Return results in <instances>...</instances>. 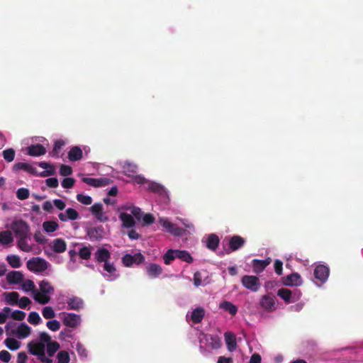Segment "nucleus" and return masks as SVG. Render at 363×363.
I'll return each mask as SVG.
<instances>
[{
  "label": "nucleus",
  "mask_w": 363,
  "mask_h": 363,
  "mask_svg": "<svg viewBox=\"0 0 363 363\" xmlns=\"http://www.w3.org/2000/svg\"><path fill=\"white\" fill-rule=\"evenodd\" d=\"M11 229L16 238L30 236L29 225L21 219L14 220L11 224Z\"/></svg>",
  "instance_id": "obj_1"
},
{
  "label": "nucleus",
  "mask_w": 363,
  "mask_h": 363,
  "mask_svg": "<svg viewBox=\"0 0 363 363\" xmlns=\"http://www.w3.org/2000/svg\"><path fill=\"white\" fill-rule=\"evenodd\" d=\"M27 267L30 272H43L48 269V263L40 257H33L27 262Z\"/></svg>",
  "instance_id": "obj_2"
},
{
  "label": "nucleus",
  "mask_w": 363,
  "mask_h": 363,
  "mask_svg": "<svg viewBox=\"0 0 363 363\" xmlns=\"http://www.w3.org/2000/svg\"><path fill=\"white\" fill-rule=\"evenodd\" d=\"M159 223L165 228L168 233L174 236H182L185 232L184 229L179 228L165 218H160Z\"/></svg>",
  "instance_id": "obj_3"
},
{
  "label": "nucleus",
  "mask_w": 363,
  "mask_h": 363,
  "mask_svg": "<svg viewBox=\"0 0 363 363\" xmlns=\"http://www.w3.org/2000/svg\"><path fill=\"white\" fill-rule=\"evenodd\" d=\"M242 284L252 291H257L260 286V281L258 277L252 275H245L241 279Z\"/></svg>",
  "instance_id": "obj_4"
},
{
  "label": "nucleus",
  "mask_w": 363,
  "mask_h": 363,
  "mask_svg": "<svg viewBox=\"0 0 363 363\" xmlns=\"http://www.w3.org/2000/svg\"><path fill=\"white\" fill-rule=\"evenodd\" d=\"M277 295L286 303H294L298 299L301 292L296 290L294 293L288 289L281 288L278 290Z\"/></svg>",
  "instance_id": "obj_5"
},
{
  "label": "nucleus",
  "mask_w": 363,
  "mask_h": 363,
  "mask_svg": "<svg viewBox=\"0 0 363 363\" xmlns=\"http://www.w3.org/2000/svg\"><path fill=\"white\" fill-rule=\"evenodd\" d=\"M145 261V257L138 252L133 255L126 254L122 257V263L127 267H131L133 264H140Z\"/></svg>",
  "instance_id": "obj_6"
},
{
  "label": "nucleus",
  "mask_w": 363,
  "mask_h": 363,
  "mask_svg": "<svg viewBox=\"0 0 363 363\" xmlns=\"http://www.w3.org/2000/svg\"><path fill=\"white\" fill-rule=\"evenodd\" d=\"M62 323L67 327L77 328L81 323V316L73 313H67L64 316Z\"/></svg>",
  "instance_id": "obj_7"
},
{
  "label": "nucleus",
  "mask_w": 363,
  "mask_h": 363,
  "mask_svg": "<svg viewBox=\"0 0 363 363\" xmlns=\"http://www.w3.org/2000/svg\"><path fill=\"white\" fill-rule=\"evenodd\" d=\"M66 303L67 304V308L68 310L79 311L84 306L83 299L76 296L68 297L66 300Z\"/></svg>",
  "instance_id": "obj_8"
},
{
  "label": "nucleus",
  "mask_w": 363,
  "mask_h": 363,
  "mask_svg": "<svg viewBox=\"0 0 363 363\" xmlns=\"http://www.w3.org/2000/svg\"><path fill=\"white\" fill-rule=\"evenodd\" d=\"M329 274V268L323 264L317 265L313 272L315 278L321 282H325L328 279Z\"/></svg>",
  "instance_id": "obj_9"
},
{
  "label": "nucleus",
  "mask_w": 363,
  "mask_h": 363,
  "mask_svg": "<svg viewBox=\"0 0 363 363\" xmlns=\"http://www.w3.org/2000/svg\"><path fill=\"white\" fill-rule=\"evenodd\" d=\"M259 304L262 308L267 311H273L276 309L275 297L272 295H264L260 299Z\"/></svg>",
  "instance_id": "obj_10"
},
{
  "label": "nucleus",
  "mask_w": 363,
  "mask_h": 363,
  "mask_svg": "<svg viewBox=\"0 0 363 363\" xmlns=\"http://www.w3.org/2000/svg\"><path fill=\"white\" fill-rule=\"evenodd\" d=\"M245 243V240L240 236V235H233L232 236L228 241V246L230 251H228L227 253H230V252H235L242 247L244 246Z\"/></svg>",
  "instance_id": "obj_11"
},
{
  "label": "nucleus",
  "mask_w": 363,
  "mask_h": 363,
  "mask_svg": "<svg viewBox=\"0 0 363 363\" xmlns=\"http://www.w3.org/2000/svg\"><path fill=\"white\" fill-rule=\"evenodd\" d=\"M104 208L101 203H95L91 207V213L100 222H106L108 220V217L103 212Z\"/></svg>",
  "instance_id": "obj_12"
},
{
  "label": "nucleus",
  "mask_w": 363,
  "mask_h": 363,
  "mask_svg": "<svg viewBox=\"0 0 363 363\" xmlns=\"http://www.w3.org/2000/svg\"><path fill=\"white\" fill-rule=\"evenodd\" d=\"M104 230L102 226L89 228L87 230V235L91 241L100 240L103 238Z\"/></svg>",
  "instance_id": "obj_13"
},
{
  "label": "nucleus",
  "mask_w": 363,
  "mask_h": 363,
  "mask_svg": "<svg viewBox=\"0 0 363 363\" xmlns=\"http://www.w3.org/2000/svg\"><path fill=\"white\" fill-rule=\"evenodd\" d=\"M283 283L286 286H298L302 284L303 280L299 274L292 273L284 278Z\"/></svg>",
  "instance_id": "obj_14"
},
{
  "label": "nucleus",
  "mask_w": 363,
  "mask_h": 363,
  "mask_svg": "<svg viewBox=\"0 0 363 363\" xmlns=\"http://www.w3.org/2000/svg\"><path fill=\"white\" fill-rule=\"evenodd\" d=\"M27 155L32 157H39L46 153V149L40 144L31 145L26 148Z\"/></svg>",
  "instance_id": "obj_15"
},
{
  "label": "nucleus",
  "mask_w": 363,
  "mask_h": 363,
  "mask_svg": "<svg viewBox=\"0 0 363 363\" xmlns=\"http://www.w3.org/2000/svg\"><path fill=\"white\" fill-rule=\"evenodd\" d=\"M13 170L15 172L19 170H23L26 172H28L33 175L37 176L38 175V172L36 168L33 167L31 164L26 162H17L13 166Z\"/></svg>",
  "instance_id": "obj_16"
},
{
  "label": "nucleus",
  "mask_w": 363,
  "mask_h": 363,
  "mask_svg": "<svg viewBox=\"0 0 363 363\" xmlns=\"http://www.w3.org/2000/svg\"><path fill=\"white\" fill-rule=\"evenodd\" d=\"M82 182L91 186L99 187L108 184L109 179L106 178L95 179L91 177H84L82 179Z\"/></svg>",
  "instance_id": "obj_17"
},
{
  "label": "nucleus",
  "mask_w": 363,
  "mask_h": 363,
  "mask_svg": "<svg viewBox=\"0 0 363 363\" xmlns=\"http://www.w3.org/2000/svg\"><path fill=\"white\" fill-rule=\"evenodd\" d=\"M271 258H267L264 260L255 259L252 260L253 272L259 274L264 271V269L271 263Z\"/></svg>",
  "instance_id": "obj_18"
},
{
  "label": "nucleus",
  "mask_w": 363,
  "mask_h": 363,
  "mask_svg": "<svg viewBox=\"0 0 363 363\" xmlns=\"http://www.w3.org/2000/svg\"><path fill=\"white\" fill-rule=\"evenodd\" d=\"M95 260L99 262H105L111 259V252L106 248H99L94 253Z\"/></svg>",
  "instance_id": "obj_19"
},
{
  "label": "nucleus",
  "mask_w": 363,
  "mask_h": 363,
  "mask_svg": "<svg viewBox=\"0 0 363 363\" xmlns=\"http://www.w3.org/2000/svg\"><path fill=\"white\" fill-rule=\"evenodd\" d=\"M6 280L9 284H17L23 281V274L19 271H11L7 274Z\"/></svg>",
  "instance_id": "obj_20"
},
{
  "label": "nucleus",
  "mask_w": 363,
  "mask_h": 363,
  "mask_svg": "<svg viewBox=\"0 0 363 363\" xmlns=\"http://www.w3.org/2000/svg\"><path fill=\"white\" fill-rule=\"evenodd\" d=\"M52 249L56 253H62L67 249L66 242L62 238L55 239L52 242Z\"/></svg>",
  "instance_id": "obj_21"
},
{
  "label": "nucleus",
  "mask_w": 363,
  "mask_h": 363,
  "mask_svg": "<svg viewBox=\"0 0 363 363\" xmlns=\"http://www.w3.org/2000/svg\"><path fill=\"white\" fill-rule=\"evenodd\" d=\"M220 242L218 236L216 234L211 233L208 235L206 240V247L211 251H216Z\"/></svg>",
  "instance_id": "obj_22"
},
{
  "label": "nucleus",
  "mask_w": 363,
  "mask_h": 363,
  "mask_svg": "<svg viewBox=\"0 0 363 363\" xmlns=\"http://www.w3.org/2000/svg\"><path fill=\"white\" fill-rule=\"evenodd\" d=\"M119 218L123 223V226L125 228H133L135 225L134 218L127 213H121L119 215Z\"/></svg>",
  "instance_id": "obj_23"
},
{
  "label": "nucleus",
  "mask_w": 363,
  "mask_h": 363,
  "mask_svg": "<svg viewBox=\"0 0 363 363\" xmlns=\"http://www.w3.org/2000/svg\"><path fill=\"white\" fill-rule=\"evenodd\" d=\"M28 347L29 352L33 355H37L38 357L45 351V345L43 343L30 342Z\"/></svg>",
  "instance_id": "obj_24"
},
{
  "label": "nucleus",
  "mask_w": 363,
  "mask_h": 363,
  "mask_svg": "<svg viewBox=\"0 0 363 363\" xmlns=\"http://www.w3.org/2000/svg\"><path fill=\"white\" fill-rule=\"evenodd\" d=\"M224 336L228 350L230 352L234 351L237 347L236 337L235 335L228 332L225 333Z\"/></svg>",
  "instance_id": "obj_25"
},
{
  "label": "nucleus",
  "mask_w": 363,
  "mask_h": 363,
  "mask_svg": "<svg viewBox=\"0 0 363 363\" xmlns=\"http://www.w3.org/2000/svg\"><path fill=\"white\" fill-rule=\"evenodd\" d=\"M205 315V310L201 307L195 308L191 315V320L195 324L200 323Z\"/></svg>",
  "instance_id": "obj_26"
},
{
  "label": "nucleus",
  "mask_w": 363,
  "mask_h": 363,
  "mask_svg": "<svg viewBox=\"0 0 363 363\" xmlns=\"http://www.w3.org/2000/svg\"><path fill=\"white\" fill-rule=\"evenodd\" d=\"M82 150L78 146L72 147L68 152V158L72 162H76L82 159Z\"/></svg>",
  "instance_id": "obj_27"
},
{
  "label": "nucleus",
  "mask_w": 363,
  "mask_h": 363,
  "mask_svg": "<svg viewBox=\"0 0 363 363\" xmlns=\"http://www.w3.org/2000/svg\"><path fill=\"white\" fill-rule=\"evenodd\" d=\"M31 329L26 323H21L17 328L16 335L19 339L27 337L30 334Z\"/></svg>",
  "instance_id": "obj_28"
},
{
  "label": "nucleus",
  "mask_w": 363,
  "mask_h": 363,
  "mask_svg": "<svg viewBox=\"0 0 363 363\" xmlns=\"http://www.w3.org/2000/svg\"><path fill=\"white\" fill-rule=\"evenodd\" d=\"M33 298L38 303L43 305L48 303L50 300V297L48 294L38 291L37 290L33 293Z\"/></svg>",
  "instance_id": "obj_29"
},
{
  "label": "nucleus",
  "mask_w": 363,
  "mask_h": 363,
  "mask_svg": "<svg viewBox=\"0 0 363 363\" xmlns=\"http://www.w3.org/2000/svg\"><path fill=\"white\" fill-rule=\"evenodd\" d=\"M5 301L7 303L14 306L18 304L19 294L16 291L4 293Z\"/></svg>",
  "instance_id": "obj_30"
},
{
  "label": "nucleus",
  "mask_w": 363,
  "mask_h": 363,
  "mask_svg": "<svg viewBox=\"0 0 363 363\" xmlns=\"http://www.w3.org/2000/svg\"><path fill=\"white\" fill-rule=\"evenodd\" d=\"M148 189L159 195L166 194L165 188L162 184L157 182H150L148 185Z\"/></svg>",
  "instance_id": "obj_31"
},
{
  "label": "nucleus",
  "mask_w": 363,
  "mask_h": 363,
  "mask_svg": "<svg viewBox=\"0 0 363 363\" xmlns=\"http://www.w3.org/2000/svg\"><path fill=\"white\" fill-rule=\"evenodd\" d=\"M147 272L150 277H157L162 272V267L157 264H150L147 267Z\"/></svg>",
  "instance_id": "obj_32"
},
{
  "label": "nucleus",
  "mask_w": 363,
  "mask_h": 363,
  "mask_svg": "<svg viewBox=\"0 0 363 363\" xmlns=\"http://www.w3.org/2000/svg\"><path fill=\"white\" fill-rule=\"evenodd\" d=\"M175 256H176V258H178V259H179L182 261L186 262L188 263H191L193 262L192 257L186 250H175Z\"/></svg>",
  "instance_id": "obj_33"
},
{
  "label": "nucleus",
  "mask_w": 363,
  "mask_h": 363,
  "mask_svg": "<svg viewBox=\"0 0 363 363\" xmlns=\"http://www.w3.org/2000/svg\"><path fill=\"white\" fill-rule=\"evenodd\" d=\"M64 145L65 142L62 140H56L55 142L52 150L50 152V156L55 158L59 157V154L61 152Z\"/></svg>",
  "instance_id": "obj_34"
},
{
  "label": "nucleus",
  "mask_w": 363,
  "mask_h": 363,
  "mask_svg": "<svg viewBox=\"0 0 363 363\" xmlns=\"http://www.w3.org/2000/svg\"><path fill=\"white\" fill-rule=\"evenodd\" d=\"M220 308L228 311L232 315H235L238 312V308L235 305L233 304L230 301H223L220 304Z\"/></svg>",
  "instance_id": "obj_35"
},
{
  "label": "nucleus",
  "mask_w": 363,
  "mask_h": 363,
  "mask_svg": "<svg viewBox=\"0 0 363 363\" xmlns=\"http://www.w3.org/2000/svg\"><path fill=\"white\" fill-rule=\"evenodd\" d=\"M58 227L59 225L57 222L54 220L45 221L43 223V230L48 233L55 232V230H57Z\"/></svg>",
  "instance_id": "obj_36"
},
{
  "label": "nucleus",
  "mask_w": 363,
  "mask_h": 363,
  "mask_svg": "<svg viewBox=\"0 0 363 363\" xmlns=\"http://www.w3.org/2000/svg\"><path fill=\"white\" fill-rule=\"evenodd\" d=\"M13 240L12 233L9 230H4L0 233V242L2 245H9Z\"/></svg>",
  "instance_id": "obj_37"
},
{
  "label": "nucleus",
  "mask_w": 363,
  "mask_h": 363,
  "mask_svg": "<svg viewBox=\"0 0 363 363\" xmlns=\"http://www.w3.org/2000/svg\"><path fill=\"white\" fill-rule=\"evenodd\" d=\"M123 169L125 174H135L138 169V165L133 162L125 161L123 165Z\"/></svg>",
  "instance_id": "obj_38"
},
{
  "label": "nucleus",
  "mask_w": 363,
  "mask_h": 363,
  "mask_svg": "<svg viewBox=\"0 0 363 363\" xmlns=\"http://www.w3.org/2000/svg\"><path fill=\"white\" fill-rule=\"evenodd\" d=\"M6 261L13 268H19L22 263L20 257L18 255H10L6 257Z\"/></svg>",
  "instance_id": "obj_39"
},
{
  "label": "nucleus",
  "mask_w": 363,
  "mask_h": 363,
  "mask_svg": "<svg viewBox=\"0 0 363 363\" xmlns=\"http://www.w3.org/2000/svg\"><path fill=\"white\" fill-rule=\"evenodd\" d=\"M28 237H21L18 238V247L24 252H30L32 250V247L30 245H29L27 242V238Z\"/></svg>",
  "instance_id": "obj_40"
},
{
  "label": "nucleus",
  "mask_w": 363,
  "mask_h": 363,
  "mask_svg": "<svg viewBox=\"0 0 363 363\" xmlns=\"http://www.w3.org/2000/svg\"><path fill=\"white\" fill-rule=\"evenodd\" d=\"M40 291L46 294H51L54 291V288L51 286L50 283L47 280H43L39 284Z\"/></svg>",
  "instance_id": "obj_41"
},
{
  "label": "nucleus",
  "mask_w": 363,
  "mask_h": 363,
  "mask_svg": "<svg viewBox=\"0 0 363 363\" xmlns=\"http://www.w3.org/2000/svg\"><path fill=\"white\" fill-rule=\"evenodd\" d=\"M6 346L11 350H16L21 346V342L12 337H8L5 340Z\"/></svg>",
  "instance_id": "obj_42"
},
{
  "label": "nucleus",
  "mask_w": 363,
  "mask_h": 363,
  "mask_svg": "<svg viewBox=\"0 0 363 363\" xmlns=\"http://www.w3.org/2000/svg\"><path fill=\"white\" fill-rule=\"evenodd\" d=\"M57 363H69L70 357L69 352L66 350H61L57 354Z\"/></svg>",
  "instance_id": "obj_43"
},
{
  "label": "nucleus",
  "mask_w": 363,
  "mask_h": 363,
  "mask_svg": "<svg viewBox=\"0 0 363 363\" xmlns=\"http://www.w3.org/2000/svg\"><path fill=\"white\" fill-rule=\"evenodd\" d=\"M59 349L60 344L56 341L50 342L47 345V353L49 357H52Z\"/></svg>",
  "instance_id": "obj_44"
},
{
  "label": "nucleus",
  "mask_w": 363,
  "mask_h": 363,
  "mask_svg": "<svg viewBox=\"0 0 363 363\" xmlns=\"http://www.w3.org/2000/svg\"><path fill=\"white\" fill-rule=\"evenodd\" d=\"M15 155L16 152L13 148H9L2 152L3 157L7 162H11L14 160Z\"/></svg>",
  "instance_id": "obj_45"
},
{
  "label": "nucleus",
  "mask_w": 363,
  "mask_h": 363,
  "mask_svg": "<svg viewBox=\"0 0 363 363\" xmlns=\"http://www.w3.org/2000/svg\"><path fill=\"white\" fill-rule=\"evenodd\" d=\"M175 258V250H168L163 255V259L165 264H170Z\"/></svg>",
  "instance_id": "obj_46"
},
{
  "label": "nucleus",
  "mask_w": 363,
  "mask_h": 363,
  "mask_svg": "<svg viewBox=\"0 0 363 363\" xmlns=\"http://www.w3.org/2000/svg\"><path fill=\"white\" fill-rule=\"evenodd\" d=\"M28 321L32 325H38L41 321V318L37 312L33 311L30 313Z\"/></svg>",
  "instance_id": "obj_47"
},
{
  "label": "nucleus",
  "mask_w": 363,
  "mask_h": 363,
  "mask_svg": "<svg viewBox=\"0 0 363 363\" xmlns=\"http://www.w3.org/2000/svg\"><path fill=\"white\" fill-rule=\"evenodd\" d=\"M22 288L26 292L32 291L34 293L36 290L34 282L30 279H27L23 282Z\"/></svg>",
  "instance_id": "obj_48"
},
{
  "label": "nucleus",
  "mask_w": 363,
  "mask_h": 363,
  "mask_svg": "<svg viewBox=\"0 0 363 363\" xmlns=\"http://www.w3.org/2000/svg\"><path fill=\"white\" fill-rule=\"evenodd\" d=\"M77 199L79 202L84 205H90L92 203V199L90 196L78 194Z\"/></svg>",
  "instance_id": "obj_49"
},
{
  "label": "nucleus",
  "mask_w": 363,
  "mask_h": 363,
  "mask_svg": "<svg viewBox=\"0 0 363 363\" xmlns=\"http://www.w3.org/2000/svg\"><path fill=\"white\" fill-rule=\"evenodd\" d=\"M56 173L55 168L52 164H50L49 167L48 169H45V170L43 171L40 173H38L39 177H47L48 176H53Z\"/></svg>",
  "instance_id": "obj_50"
},
{
  "label": "nucleus",
  "mask_w": 363,
  "mask_h": 363,
  "mask_svg": "<svg viewBox=\"0 0 363 363\" xmlns=\"http://www.w3.org/2000/svg\"><path fill=\"white\" fill-rule=\"evenodd\" d=\"M42 314L46 319H51L55 316L54 310L50 306H46L43 309Z\"/></svg>",
  "instance_id": "obj_51"
},
{
  "label": "nucleus",
  "mask_w": 363,
  "mask_h": 363,
  "mask_svg": "<svg viewBox=\"0 0 363 363\" xmlns=\"http://www.w3.org/2000/svg\"><path fill=\"white\" fill-rule=\"evenodd\" d=\"M91 255V250L88 247H83L79 251V255L82 259H90Z\"/></svg>",
  "instance_id": "obj_52"
},
{
  "label": "nucleus",
  "mask_w": 363,
  "mask_h": 363,
  "mask_svg": "<svg viewBox=\"0 0 363 363\" xmlns=\"http://www.w3.org/2000/svg\"><path fill=\"white\" fill-rule=\"evenodd\" d=\"M29 191L26 188H20L16 191V196L20 200H25L29 197Z\"/></svg>",
  "instance_id": "obj_53"
},
{
  "label": "nucleus",
  "mask_w": 363,
  "mask_h": 363,
  "mask_svg": "<svg viewBox=\"0 0 363 363\" xmlns=\"http://www.w3.org/2000/svg\"><path fill=\"white\" fill-rule=\"evenodd\" d=\"M76 350H77L78 354L81 357H84V358L87 357L88 352H87L86 349L85 348V347L81 342L77 343Z\"/></svg>",
  "instance_id": "obj_54"
},
{
  "label": "nucleus",
  "mask_w": 363,
  "mask_h": 363,
  "mask_svg": "<svg viewBox=\"0 0 363 363\" xmlns=\"http://www.w3.org/2000/svg\"><path fill=\"white\" fill-rule=\"evenodd\" d=\"M66 214H67V219H69L72 220H77L79 217L78 212L75 209L72 208H68L66 210Z\"/></svg>",
  "instance_id": "obj_55"
},
{
  "label": "nucleus",
  "mask_w": 363,
  "mask_h": 363,
  "mask_svg": "<svg viewBox=\"0 0 363 363\" xmlns=\"http://www.w3.org/2000/svg\"><path fill=\"white\" fill-rule=\"evenodd\" d=\"M72 167L66 164H62L60 169V174L63 177H67L72 174Z\"/></svg>",
  "instance_id": "obj_56"
},
{
  "label": "nucleus",
  "mask_w": 363,
  "mask_h": 363,
  "mask_svg": "<svg viewBox=\"0 0 363 363\" xmlns=\"http://www.w3.org/2000/svg\"><path fill=\"white\" fill-rule=\"evenodd\" d=\"M46 325L52 331H57L60 328V323L57 320L48 321Z\"/></svg>",
  "instance_id": "obj_57"
},
{
  "label": "nucleus",
  "mask_w": 363,
  "mask_h": 363,
  "mask_svg": "<svg viewBox=\"0 0 363 363\" xmlns=\"http://www.w3.org/2000/svg\"><path fill=\"white\" fill-rule=\"evenodd\" d=\"M75 183V179L71 177L65 178L62 182V186L65 189H71Z\"/></svg>",
  "instance_id": "obj_58"
},
{
  "label": "nucleus",
  "mask_w": 363,
  "mask_h": 363,
  "mask_svg": "<svg viewBox=\"0 0 363 363\" xmlns=\"http://www.w3.org/2000/svg\"><path fill=\"white\" fill-rule=\"evenodd\" d=\"M11 317L16 320H23L26 317V313L22 311L16 310L12 312Z\"/></svg>",
  "instance_id": "obj_59"
},
{
  "label": "nucleus",
  "mask_w": 363,
  "mask_h": 363,
  "mask_svg": "<svg viewBox=\"0 0 363 363\" xmlns=\"http://www.w3.org/2000/svg\"><path fill=\"white\" fill-rule=\"evenodd\" d=\"M143 221V225H147L152 224L155 221V217L151 213L145 214L143 216H142V219Z\"/></svg>",
  "instance_id": "obj_60"
},
{
  "label": "nucleus",
  "mask_w": 363,
  "mask_h": 363,
  "mask_svg": "<svg viewBox=\"0 0 363 363\" xmlns=\"http://www.w3.org/2000/svg\"><path fill=\"white\" fill-rule=\"evenodd\" d=\"M130 213L133 216L138 220L140 221L142 219L143 213L141 209L137 206H133Z\"/></svg>",
  "instance_id": "obj_61"
},
{
  "label": "nucleus",
  "mask_w": 363,
  "mask_h": 363,
  "mask_svg": "<svg viewBox=\"0 0 363 363\" xmlns=\"http://www.w3.org/2000/svg\"><path fill=\"white\" fill-rule=\"evenodd\" d=\"M39 338L40 340V343H43L45 345V343H50L51 342V337L50 336L45 332H40L39 334Z\"/></svg>",
  "instance_id": "obj_62"
},
{
  "label": "nucleus",
  "mask_w": 363,
  "mask_h": 363,
  "mask_svg": "<svg viewBox=\"0 0 363 363\" xmlns=\"http://www.w3.org/2000/svg\"><path fill=\"white\" fill-rule=\"evenodd\" d=\"M103 268L106 272H108L109 274H113L116 271L113 264L110 263L108 261L104 262Z\"/></svg>",
  "instance_id": "obj_63"
},
{
  "label": "nucleus",
  "mask_w": 363,
  "mask_h": 363,
  "mask_svg": "<svg viewBox=\"0 0 363 363\" xmlns=\"http://www.w3.org/2000/svg\"><path fill=\"white\" fill-rule=\"evenodd\" d=\"M31 301L29 298L26 296H23L20 298L19 302L18 301V305L21 308H26V307L30 304Z\"/></svg>",
  "instance_id": "obj_64"
}]
</instances>
